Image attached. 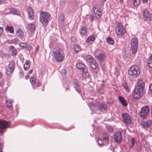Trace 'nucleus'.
Returning <instances> with one entry per match:
<instances>
[{"instance_id":"nucleus-1","label":"nucleus","mask_w":152,"mask_h":152,"mask_svg":"<svg viewBox=\"0 0 152 152\" xmlns=\"http://www.w3.org/2000/svg\"><path fill=\"white\" fill-rule=\"evenodd\" d=\"M53 57L58 62H62L65 58V54L63 49L58 47L54 48L53 50Z\"/></svg>"},{"instance_id":"nucleus-2","label":"nucleus","mask_w":152,"mask_h":152,"mask_svg":"<svg viewBox=\"0 0 152 152\" xmlns=\"http://www.w3.org/2000/svg\"><path fill=\"white\" fill-rule=\"evenodd\" d=\"M51 18V16L48 13L41 11L39 19L43 25L45 26L47 25Z\"/></svg>"},{"instance_id":"nucleus-3","label":"nucleus","mask_w":152,"mask_h":152,"mask_svg":"<svg viewBox=\"0 0 152 152\" xmlns=\"http://www.w3.org/2000/svg\"><path fill=\"white\" fill-rule=\"evenodd\" d=\"M129 75L134 77H137L140 74V71L138 67L136 65L132 66L128 70Z\"/></svg>"},{"instance_id":"nucleus-4","label":"nucleus","mask_w":152,"mask_h":152,"mask_svg":"<svg viewBox=\"0 0 152 152\" xmlns=\"http://www.w3.org/2000/svg\"><path fill=\"white\" fill-rule=\"evenodd\" d=\"M109 136L107 133H104L103 134V137L101 139H98V142L100 146L107 145L108 143Z\"/></svg>"},{"instance_id":"nucleus-5","label":"nucleus","mask_w":152,"mask_h":152,"mask_svg":"<svg viewBox=\"0 0 152 152\" xmlns=\"http://www.w3.org/2000/svg\"><path fill=\"white\" fill-rule=\"evenodd\" d=\"M138 39L137 37H135L131 40V49L132 53L135 54L138 49Z\"/></svg>"},{"instance_id":"nucleus-6","label":"nucleus","mask_w":152,"mask_h":152,"mask_svg":"<svg viewBox=\"0 0 152 152\" xmlns=\"http://www.w3.org/2000/svg\"><path fill=\"white\" fill-rule=\"evenodd\" d=\"M150 112L149 107L146 106L143 107L141 109L140 111V116L143 119L146 118L148 116V114Z\"/></svg>"},{"instance_id":"nucleus-7","label":"nucleus","mask_w":152,"mask_h":152,"mask_svg":"<svg viewBox=\"0 0 152 152\" xmlns=\"http://www.w3.org/2000/svg\"><path fill=\"white\" fill-rule=\"evenodd\" d=\"M115 32L117 35L122 36L124 34L126 31L122 25L118 23L116 27Z\"/></svg>"},{"instance_id":"nucleus-8","label":"nucleus","mask_w":152,"mask_h":152,"mask_svg":"<svg viewBox=\"0 0 152 152\" xmlns=\"http://www.w3.org/2000/svg\"><path fill=\"white\" fill-rule=\"evenodd\" d=\"M143 90L140 88H135L132 94L134 98L137 99L141 97L143 95Z\"/></svg>"},{"instance_id":"nucleus-9","label":"nucleus","mask_w":152,"mask_h":152,"mask_svg":"<svg viewBox=\"0 0 152 152\" xmlns=\"http://www.w3.org/2000/svg\"><path fill=\"white\" fill-rule=\"evenodd\" d=\"M10 124V122L6 121L4 120L0 121V133L3 132L4 130L9 127Z\"/></svg>"},{"instance_id":"nucleus-10","label":"nucleus","mask_w":152,"mask_h":152,"mask_svg":"<svg viewBox=\"0 0 152 152\" xmlns=\"http://www.w3.org/2000/svg\"><path fill=\"white\" fill-rule=\"evenodd\" d=\"M15 62L13 61H11L9 63L6 72L7 76H10L12 75L15 69Z\"/></svg>"},{"instance_id":"nucleus-11","label":"nucleus","mask_w":152,"mask_h":152,"mask_svg":"<svg viewBox=\"0 0 152 152\" xmlns=\"http://www.w3.org/2000/svg\"><path fill=\"white\" fill-rule=\"evenodd\" d=\"M122 116L124 121L126 125H128L131 123V117L128 113H123Z\"/></svg>"},{"instance_id":"nucleus-12","label":"nucleus","mask_w":152,"mask_h":152,"mask_svg":"<svg viewBox=\"0 0 152 152\" xmlns=\"http://www.w3.org/2000/svg\"><path fill=\"white\" fill-rule=\"evenodd\" d=\"M115 141L117 143H120L121 141L122 136L120 132L116 133L113 135Z\"/></svg>"},{"instance_id":"nucleus-13","label":"nucleus","mask_w":152,"mask_h":152,"mask_svg":"<svg viewBox=\"0 0 152 152\" xmlns=\"http://www.w3.org/2000/svg\"><path fill=\"white\" fill-rule=\"evenodd\" d=\"M143 16L144 18L147 20H150L152 19V16L148 11L146 10L143 11Z\"/></svg>"},{"instance_id":"nucleus-14","label":"nucleus","mask_w":152,"mask_h":152,"mask_svg":"<svg viewBox=\"0 0 152 152\" xmlns=\"http://www.w3.org/2000/svg\"><path fill=\"white\" fill-rule=\"evenodd\" d=\"M27 10L28 18L31 20H33L34 18V13L33 9L30 7H28Z\"/></svg>"},{"instance_id":"nucleus-15","label":"nucleus","mask_w":152,"mask_h":152,"mask_svg":"<svg viewBox=\"0 0 152 152\" xmlns=\"http://www.w3.org/2000/svg\"><path fill=\"white\" fill-rule=\"evenodd\" d=\"M152 123V120H148L146 121H142L141 125L144 128H146L150 126Z\"/></svg>"},{"instance_id":"nucleus-16","label":"nucleus","mask_w":152,"mask_h":152,"mask_svg":"<svg viewBox=\"0 0 152 152\" xmlns=\"http://www.w3.org/2000/svg\"><path fill=\"white\" fill-rule=\"evenodd\" d=\"M137 83V85L139 87V88H140L143 90L145 86L144 80L141 78H140L138 79Z\"/></svg>"},{"instance_id":"nucleus-17","label":"nucleus","mask_w":152,"mask_h":152,"mask_svg":"<svg viewBox=\"0 0 152 152\" xmlns=\"http://www.w3.org/2000/svg\"><path fill=\"white\" fill-rule=\"evenodd\" d=\"M96 9V7L93 6L92 8V10L94 13L95 15L96 18H99L102 16V12L99 10H95Z\"/></svg>"},{"instance_id":"nucleus-18","label":"nucleus","mask_w":152,"mask_h":152,"mask_svg":"<svg viewBox=\"0 0 152 152\" xmlns=\"http://www.w3.org/2000/svg\"><path fill=\"white\" fill-rule=\"evenodd\" d=\"M16 34L20 38H22L23 37L24 34L23 31L20 28H18L16 31Z\"/></svg>"},{"instance_id":"nucleus-19","label":"nucleus","mask_w":152,"mask_h":152,"mask_svg":"<svg viewBox=\"0 0 152 152\" xmlns=\"http://www.w3.org/2000/svg\"><path fill=\"white\" fill-rule=\"evenodd\" d=\"M96 57L99 61H104V59L105 57V55L104 53H102L96 55Z\"/></svg>"},{"instance_id":"nucleus-20","label":"nucleus","mask_w":152,"mask_h":152,"mask_svg":"<svg viewBox=\"0 0 152 152\" xmlns=\"http://www.w3.org/2000/svg\"><path fill=\"white\" fill-rule=\"evenodd\" d=\"M118 99L122 104L124 106L127 105V103L126 100H125L122 96H118Z\"/></svg>"},{"instance_id":"nucleus-21","label":"nucleus","mask_w":152,"mask_h":152,"mask_svg":"<svg viewBox=\"0 0 152 152\" xmlns=\"http://www.w3.org/2000/svg\"><path fill=\"white\" fill-rule=\"evenodd\" d=\"M79 33L82 35H85L86 33V28L85 26L81 27L79 30Z\"/></svg>"},{"instance_id":"nucleus-22","label":"nucleus","mask_w":152,"mask_h":152,"mask_svg":"<svg viewBox=\"0 0 152 152\" xmlns=\"http://www.w3.org/2000/svg\"><path fill=\"white\" fill-rule=\"evenodd\" d=\"M30 61L29 60H27L26 61L24 65V68L25 70H27L30 67Z\"/></svg>"},{"instance_id":"nucleus-23","label":"nucleus","mask_w":152,"mask_h":152,"mask_svg":"<svg viewBox=\"0 0 152 152\" xmlns=\"http://www.w3.org/2000/svg\"><path fill=\"white\" fill-rule=\"evenodd\" d=\"M6 104L7 108L10 110H11L12 108V102L10 100H6Z\"/></svg>"},{"instance_id":"nucleus-24","label":"nucleus","mask_w":152,"mask_h":152,"mask_svg":"<svg viewBox=\"0 0 152 152\" xmlns=\"http://www.w3.org/2000/svg\"><path fill=\"white\" fill-rule=\"evenodd\" d=\"M73 86L76 90L78 92L79 91V86L78 85V81L76 79L73 80Z\"/></svg>"},{"instance_id":"nucleus-25","label":"nucleus","mask_w":152,"mask_h":152,"mask_svg":"<svg viewBox=\"0 0 152 152\" xmlns=\"http://www.w3.org/2000/svg\"><path fill=\"white\" fill-rule=\"evenodd\" d=\"M9 49L11 51L12 56H15L17 54V50L13 46H10L9 47Z\"/></svg>"},{"instance_id":"nucleus-26","label":"nucleus","mask_w":152,"mask_h":152,"mask_svg":"<svg viewBox=\"0 0 152 152\" xmlns=\"http://www.w3.org/2000/svg\"><path fill=\"white\" fill-rule=\"evenodd\" d=\"M5 30L6 31L9 32L11 33H14V31L13 27L9 26L8 25H7L6 27Z\"/></svg>"},{"instance_id":"nucleus-27","label":"nucleus","mask_w":152,"mask_h":152,"mask_svg":"<svg viewBox=\"0 0 152 152\" xmlns=\"http://www.w3.org/2000/svg\"><path fill=\"white\" fill-rule=\"evenodd\" d=\"M76 67L82 70H83L87 67L84 64L81 63L77 64L76 65Z\"/></svg>"},{"instance_id":"nucleus-28","label":"nucleus","mask_w":152,"mask_h":152,"mask_svg":"<svg viewBox=\"0 0 152 152\" xmlns=\"http://www.w3.org/2000/svg\"><path fill=\"white\" fill-rule=\"evenodd\" d=\"M82 73V76L85 78L88 77L89 75V74L88 72L87 67L84 70Z\"/></svg>"},{"instance_id":"nucleus-29","label":"nucleus","mask_w":152,"mask_h":152,"mask_svg":"<svg viewBox=\"0 0 152 152\" xmlns=\"http://www.w3.org/2000/svg\"><path fill=\"white\" fill-rule=\"evenodd\" d=\"M90 65L91 67L94 69H96L98 66V64L95 60L90 63Z\"/></svg>"},{"instance_id":"nucleus-30","label":"nucleus","mask_w":152,"mask_h":152,"mask_svg":"<svg viewBox=\"0 0 152 152\" xmlns=\"http://www.w3.org/2000/svg\"><path fill=\"white\" fill-rule=\"evenodd\" d=\"M73 49L76 53H78L81 50V48L80 46L77 45H75L73 46Z\"/></svg>"},{"instance_id":"nucleus-31","label":"nucleus","mask_w":152,"mask_h":152,"mask_svg":"<svg viewBox=\"0 0 152 152\" xmlns=\"http://www.w3.org/2000/svg\"><path fill=\"white\" fill-rule=\"evenodd\" d=\"M37 79L34 77H31L30 78V81L31 85H34L36 82Z\"/></svg>"},{"instance_id":"nucleus-32","label":"nucleus","mask_w":152,"mask_h":152,"mask_svg":"<svg viewBox=\"0 0 152 152\" xmlns=\"http://www.w3.org/2000/svg\"><path fill=\"white\" fill-rule=\"evenodd\" d=\"M107 107V106L104 104H101L99 106V110L101 111H103L106 110Z\"/></svg>"},{"instance_id":"nucleus-33","label":"nucleus","mask_w":152,"mask_h":152,"mask_svg":"<svg viewBox=\"0 0 152 152\" xmlns=\"http://www.w3.org/2000/svg\"><path fill=\"white\" fill-rule=\"evenodd\" d=\"M148 64L149 67L152 68V54L148 58Z\"/></svg>"},{"instance_id":"nucleus-34","label":"nucleus","mask_w":152,"mask_h":152,"mask_svg":"<svg viewBox=\"0 0 152 152\" xmlns=\"http://www.w3.org/2000/svg\"><path fill=\"white\" fill-rule=\"evenodd\" d=\"M95 40V37L93 36H89L86 39V42H89L90 41H94Z\"/></svg>"},{"instance_id":"nucleus-35","label":"nucleus","mask_w":152,"mask_h":152,"mask_svg":"<svg viewBox=\"0 0 152 152\" xmlns=\"http://www.w3.org/2000/svg\"><path fill=\"white\" fill-rule=\"evenodd\" d=\"M29 30L31 31H33L35 29V26L33 24H30L28 26Z\"/></svg>"},{"instance_id":"nucleus-36","label":"nucleus","mask_w":152,"mask_h":152,"mask_svg":"<svg viewBox=\"0 0 152 152\" xmlns=\"http://www.w3.org/2000/svg\"><path fill=\"white\" fill-rule=\"evenodd\" d=\"M86 59L87 61L90 63V64L94 61V60H95L93 57L90 56H87L86 57Z\"/></svg>"},{"instance_id":"nucleus-37","label":"nucleus","mask_w":152,"mask_h":152,"mask_svg":"<svg viewBox=\"0 0 152 152\" xmlns=\"http://www.w3.org/2000/svg\"><path fill=\"white\" fill-rule=\"evenodd\" d=\"M107 42V43L110 44H113L114 43V41L112 39L111 37H108L106 40Z\"/></svg>"},{"instance_id":"nucleus-38","label":"nucleus","mask_w":152,"mask_h":152,"mask_svg":"<svg viewBox=\"0 0 152 152\" xmlns=\"http://www.w3.org/2000/svg\"><path fill=\"white\" fill-rule=\"evenodd\" d=\"M123 87L125 89L126 91H129V87L126 83H124L123 84Z\"/></svg>"},{"instance_id":"nucleus-39","label":"nucleus","mask_w":152,"mask_h":152,"mask_svg":"<svg viewBox=\"0 0 152 152\" xmlns=\"http://www.w3.org/2000/svg\"><path fill=\"white\" fill-rule=\"evenodd\" d=\"M35 85L37 87H39L41 85V83L39 80L37 79Z\"/></svg>"},{"instance_id":"nucleus-40","label":"nucleus","mask_w":152,"mask_h":152,"mask_svg":"<svg viewBox=\"0 0 152 152\" xmlns=\"http://www.w3.org/2000/svg\"><path fill=\"white\" fill-rule=\"evenodd\" d=\"M140 3V0H133V4L135 6H138Z\"/></svg>"},{"instance_id":"nucleus-41","label":"nucleus","mask_w":152,"mask_h":152,"mask_svg":"<svg viewBox=\"0 0 152 152\" xmlns=\"http://www.w3.org/2000/svg\"><path fill=\"white\" fill-rule=\"evenodd\" d=\"M25 48H26V49L27 50L29 51L31 50L32 49V47L29 45H27V44H26V46Z\"/></svg>"},{"instance_id":"nucleus-42","label":"nucleus","mask_w":152,"mask_h":152,"mask_svg":"<svg viewBox=\"0 0 152 152\" xmlns=\"http://www.w3.org/2000/svg\"><path fill=\"white\" fill-rule=\"evenodd\" d=\"M10 12L11 13L14 14H16L17 12V10L16 9L12 8L10 10Z\"/></svg>"},{"instance_id":"nucleus-43","label":"nucleus","mask_w":152,"mask_h":152,"mask_svg":"<svg viewBox=\"0 0 152 152\" xmlns=\"http://www.w3.org/2000/svg\"><path fill=\"white\" fill-rule=\"evenodd\" d=\"M26 43H21L19 44L20 46L23 48H25L26 47Z\"/></svg>"},{"instance_id":"nucleus-44","label":"nucleus","mask_w":152,"mask_h":152,"mask_svg":"<svg viewBox=\"0 0 152 152\" xmlns=\"http://www.w3.org/2000/svg\"><path fill=\"white\" fill-rule=\"evenodd\" d=\"M132 146H133L134 145L135 140H134V138H132Z\"/></svg>"},{"instance_id":"nucleus-45","label":"nucleus","mask_w":152,"mask_h":152,"mask_svg":"<svg viewBox=\"0 0 152 152\" xmlns=\"http://www.w3.org/2000/svg\"><path fill=\"white\" fill-rule=\"evenodd\" d=\"M3 31V28L2 27H0V36L2 34Z\"/></svg>"},{"instance_id":"nucleus-46","label":"nucleus","mask_w":152,"mask_h":152,"mask_svg":"<svg viewBox=\"0 0 152 152\" xmlns=\"http://www.w3.org/2000/svg\"><path fill=\"white\" fill-rule=\"evenodd\" d=\"M149 88L151 94H152V84H150L149 86Z\"/></svg>"},{"instance_id":"nucleus-47","label":"nucleus","mask_w":152,"mask_h":152,"mask_svg":"<svg viewBox=\"0 0 152 152\" xmlns=\"http://www.w3.org/2000/svg\"><path fill=\"white\" fill-rule=\"evenodd\" d=\"M61 72L63 74H65L66 73V71L65 69H62Z\"/></svg>"},{"instance_id":"nucleus-48","label":"nucleus","mask_w":152,"mask_h":152,"mask_svg":"<svg viewBox=\"0 0 152 152\" xmlns=\"http://www.w3.org/2000/svg\"><path fill=\"white\" fill-rule=\"evenodd\" d=\"M3 76V74L0 71V79Z\"/></svg>"},{"instance_id":"nucleus-49","label":"nucleus","mask_w":152,"mask_h":152,"mask_svg":"<svg viewBox=\"0 0 152 152\" xmlns=\"http://www.w3.org/2000/svg\"><path fill=\"white\" fill-rule=\"evenodd\" d=\"M33 72V70L31 69L28 72V74H31Z\"/></svg>"},{"instance_id":"nucleus-50","label":"nucleus","mask_w":152,"mask_h":152,"mask_svg":"<svg viewBox=\"0 0 152 152\" xmlns=\"http://www.w3.org/2000/svg\"><path fill=\"white\" fill-rule=\"evenodd\" d=\"M91 18L92 21L94 20V16L91 15Z\"/></svg>"},{"instance_id":"nucleus-51","label":"nucleus","mask_w":152,"mask_h":152,"mask_svg":"<svg viewBox=\"0 0 152 152\" xmlns=\"http://www.w3.org/2000/svg\"><path fill=\"white\" fill-rule=\"evenodd\" d=\"M143 1V2L144 3H146L148 1V0H142Z\"/></svg>"},{"instance_id":"nucleus-52","label":"nucleus","mask_w":152,"mask_h":152,"mask_svg":"<svg viewBox=\"0 0 152 152\" xmlns=\"http://www.w3.org/2000/svg\"><path fill=\"white\" fill-rule=\"evenodd\" d=\"M29 78V75H27L26 76V79H28Z\"/></svg>"},{"instance_id":"nucleus-53","label":"nucleus","mask_w":152,"mask_h":152,"mask_svg":"<svg viewBox=\"0 0 152 152\" xmlns=\"http://www.w3.org/2000/svg\"><path fill=\"white\" fill-rule=\"evenodd\" d=\"M0 152H3L2 151V148L1 146H0Z\"/></svg>"},{"instance_id":"nucleus-54","label":"nucleus","mask_w":152,"mask_h":152,"mask_svg":"<svg viewBox=\"0 0 152 152\" xmlns=\"http://www.w3.org/2000/svg\"><path fill=\"white\" fill-rule=\"evenodd\" d=\"M109 129L110 130H109V131L110 132H111L113 131V129L112 128H110Z\"/></svg>"},{"instance_id":"nucleus-55","label":"nucleus","mask_w":152,"mask_h":152,"mask_svg":"<svg viewBox=\"0 0 152 152\" xmlns=\"http://www.w3.org/2000/svg\"><path fill=\"white\" fill-rule=\"evenodd\" d=\"M107 0H101V4L102 3V2L104 3V1H106Z\"/></svg>"},{"instance_id":"nucleus-56","label":"nucleus","mask_w":152,"mask_h":152,"mask_svg":"<svg viewBox=\"0 0 152 152\" xmlns=\"http://www.w3.org/2000/svg\"><path fill=\"white\" fill-rule=\"evenodd\" d=\"M61 17L62 18V19H61L62 22H63V21L64 20V17H63V16H62Z\"/></svg>"},{"instance_id":"nucleus-57","label":"nucleus","mask_w":152,"mask_h":152,"mask_svg":"<svg viewBox=\"0 0 152 152\" xmlns=\"http://www.w3.org/2000/svg\"><path fill=\"white\" fill-rule=\"evenodd\" d=\"M39 46H37V49H36V51H37L39 49Z\"/></svg>"},{"instance_id":"nucleus-58","label":"nucleus","mask_w":152,"mask_h":152,"mask_svg":"<svg viewBox=\"0 0 152 152\" xmlns=\"http://www.w3.org/2000/svg\"><path fill=\"white\" fill-rule=\"evenodd\" d=\"M120 1L121 2H122L123 1V0H120Z\"/></svg>"},{"instance_id":"nucleus-59","label":"nucleus","mask_w":152,"mask_h":152,"mask_svg":"<svg viewBox=\"0 0 152 152\" xmlns=\"http://www.w3.org/2000/svg\"><path fill=\"white\" fill-rule=\"evenodd\" d=\"M1 3V0H0V4Z\"/></svg>"}]
</instances>
